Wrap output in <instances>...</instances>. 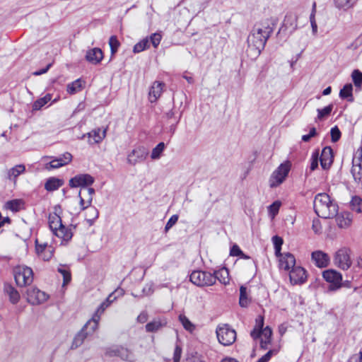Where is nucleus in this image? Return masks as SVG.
Listing matches in <instances>:
<instances>
[{
  "label": "nucleus",
  "mask_w": 362,
  "mask_h": 362,
  "mask_svg": "<svg viewBox=\"0 0 362 362\" xmlns=\"http://www.w3.org/2000/svg\"><path fill=\"white\" fill-rule=\"evenodd\" d=\"M272 243L274 244V250H275V255L276 257H279L281 255V246L283 245L284 240L282 238L278 235H274L272 237Z\"/></svg>",
  "instance_id": "39"
},
{
  "label": "nucleus",
  "mask_w": 362,
  "mask_h": 362,
  "mask_svg": "<svg viewBox=\"0 0 362 362\" xmlns=\"http://www.w3.org/2000/svg\"><path fill=\"white\" fill-rule=\"evenodd\" d=\"M4 292L8 296L11 303L16 304L20 299V294L18 291L9 284H5L4 287Z\"/></svg>",
  "instance_id": "26"
},
{
  "label": "nucleus",
  "mask_w": 362,
  "mask_h": 362,
  "mask_svg": "<svg viewBox=\"0 0 362 362\" xmlns=\"http://www.w3.org/2000/svg\"><path fill=\"white\" fill-rule=\"evenodd\" d=\"M107 129L96 128L86 134H83L82 139L86 135L88 137V143L90 144H95L100 143L106 136Z\"/></svg>",
  "instance_id": "21"
},
{
  "label": "nucleus",
  "mask_w": 362,
  "mask_h": 362,
  "mask_svg": "<svg viewBox=\"0 0 362 362\" xmlns=\"http://www.w3.org/2000/svg\"><path fill=\"white\" fill-rule=\"evenodd\" d=\"M21 201L18 199H13L8 201L6 204V206L8 209L13 211H18L20 209Z\"/></svg>",
  "instance_id": "49"
},
{
  "label": "nucleus",
  "mask_w": 362,
  "mask_h": 362,
  "mask_svg": "<svg viewBox=\"0 0 362 362\" xmlns=\"http://www.w3.org/2000/svg\"><path fill=\"white\" fill-rule=\"evenodd\" d=\"M281 206V202L279 201H276L273 202L269 207V212L273 216H276L279 211V208Z\"/></svg>",
  "instance_id": "55"
},
{
  "label": "nucleus",
  "mask_w": 362,
  "mask_h": 362,
  "mask_svg": "<svg viewBox=\"0 0 362 362\" xmlns=\"http://www.w3.org/2000/svg\"><path fill=\"white\" fill-rule=\"evenodd\" d=\"M59 273L63 276V286L69 284L71 280V275L69 270L62 268V266L57 269Z\"/></svg>",
  "instance_id": "47"
},
{
  "label": "nucleus",
  "mask_w": 362,
  "mask_h": 362,
  "mask_svg": "<svg viewBox=\"0 0 362 362\" xmlns=\"http://www.w3.org/2000/svg\"><path fill=\"white\" fill-rule=\"evenodd\" d=\"M165 144L160 142L155 148H153L151 157L152 159H158L165 149Z\"/></svg>",
  "instance_id": "42"
},
{
  "label": "nucleus",
  "mask_w": 362,
  "mask_h": 362,
  "mask_svg": "<svg viewBox=\"0 0 362 362\" xmlns=\"http://www.w3.org/2000/svg\"><path fill=\"white\" fill-rule=\"evenodd\" d=\"M76 226L73 224L69 225L68 227L63 224L53 234L62 239V244L66 245L71 240L74 235L73 230L76 229Z\"/></svg>",
  "instance_id": "15"
},
{
  "label": "nucleus",
  "mask_w": 362,
  "mask_h": 362,
  "mask_svg": "<svg viewBox=\"0 0 362 362\" xmlns=\"http://www.w3.org/2000/svg\"><path fill=\"white\" fill-rule=\"evenodd\" d=\"M106 355L110 357L118 356L121 359L128 361H132L134 359L132 353L128 349L119 346L108 349L106 351Z\"/></svg>",
  "instance_id": "13"
},
{
  "label": "nucleus",
  "mask_w": 362,
  "mask_h": 362,
  "mask_svg": "<svg viewBox=\"0 0 362 362\" xmlns=\"http://www.w3.org/2000/svg\"><path fill=\"white\" fill-rule=\"evenodd\" d=\"M275 350H269L266 354L260 358L257 362H268L272 358V355L276 353Z\"/></svg>",
  "instance_id": "59"
},
{
  "label": "nucleus",
  "mask_w": 362,
  "mask_h": 362,
  "mask_svg": "<svg viewBox=\"0 0 362 362\" xmlns=\"http://www.w3.org/2000/svg\"><path fill=\"white\" fill-rule=\"evenodd\" d=\"M351 78L354 86L356 88H361L362 84V72L358 69L354 70L351 74Z\"/></svg>",
  "instance_id": "43"
},
{
  "label": "nucleus",
  "mask_w": 362,
  "mask_h": 362,
  "mask_svg": "<svg viewBox=\"0 0 362 362\" xmlns=\"http://www.w3.org/2000/svg\"><path fill=\"white\" fill-rule=\"evenodd\" d=\"M334 217H336V221L339 228H345L349 226L351 223V220L348 218V217H345L343 214H337Z\"/></svg>",
  "instance_id": "46"
},
{
  "label": "nucleus",
  "mask_w": 362,
  "mask_h": 362,
  "mask_svg": "<svg viewBox=\"0 0 362 362\" xmlns=\"http://www.w3.org/2000/svg\"><path fill=\"white\" fill-rule=\"evenodd\" d=\"M13 275L16 284L21 287L28 286L33 281V272L28 267H16L13 269Z\"/></svg>",
  "instance_id": "4"
},
{
  "label": "nucleus",
  "mask_w": 362,
  "mask_h": 362,
  "mask_svg": "<svg viewBox=\"0 0 362 362\" xmlns=\"http://www.w3.org/2000/svg\"><path fill=\"white\" fill-rule=\"evenodd\" d=\"M168 324L167 319L165 317H156L152 321L148 322L146 326V331L147 332H156L165 327Z\"/></svg>",
  "instance_id": "22"
},
{
  "label": "nucleus",
  "mask_w": 362,
  "mask_h": 362,
  "mask_svg": "<svg viewBox=\"0 0 362 362\" xmlns=\"http://www.w3.org/2000/svg\"><path fill=\"white\" fill-rule=\"evenodd\" d=\"M315 13H316V3L314 2L312 6V11L310 16V22L312 27V32L313 35H316L317 33V25L315 21Z\"/></svg>",
  "instance_id": "38"
},
{
  "label": "nucleus",
  "mask_w": 362,
  "mask_h": 362,
  "mask_svg": "<svg viewBox=\"0 0 362 362\" xmlns=\"http://www.w3.org/2000/svg\"><path fill=\"white\" fill-rule=\"evenodd\" d=\"M124 294V289L121 288H117L115 289L112 293H110L107 297V301L113 302L118 297L122 296Z\"/></svg>",
  "instance_id": "50"
},
{
  "label": "nucleus",
  "mask_w": 362,
  "mask_h": 362,
  "mask_svg": "<svg viewBox=\"0 0 362 362\" xmlns=\"http://www.w3.org/2000/svg\"><path fill=\"white\" fill-rule=\"evenodd\" d=\"M165 86V83L160 81L153 82L149 90V100L151 103L156 102L158 98L160 96L163 88Z\"/></svg>",
  "instance_id": "24"
},
{
  "label": "nucleus",
  "mask_w": 362,
  "mask_h": 362,
  "mask_svg": "<svg viewBox=\"0 0 362 362\" xmlns=\"http://www.w3.org/2000/svg\"><path fill=\"white\" fill-rule=\"evenodd\" d=\"M318 133L316 130V128L313 127L310 129L309 133L308 134H305L302 136V141L304 142H308L310 139L316 136H317Z\"/></svg>",
  "instance_id": "53"
},
{
  "label": "nucleus",
  "mask_w": 362,
  "mask_h": 362,
  "mask_svg": "<svg viewBox=\"0 0 362 362\" xmlns=\"http://www.w3.org/2000/svg\"><path fill=\"white\" fill-rule=\"evenodd\" d=\"M81 83L77 79L67 86V91L71 94H74L81 89Z\"/></svg>",
  "instance_id": "48"
},
{
  "label": "nucleus",
  "mask_w": 362,
  "mask_h": 362,
  "mask_svg": "<svg viewBox=\"0 0 362 362\" xmlns=\"http://www.w3.org/2000/svg\"><path fill=\"white\" fill-rule=\"evenodd\" d=\"M348 362H362V351H360L358 354L352 355Z\"/></svg>",
  "instance_id": "61"
},
{
  "label": "nucleus",
  "mask_w": 362,
  "mask_h": 362,
  "mask_svg": "<svg viewBox=\"0 0 362 362\" xmlns=\"http://www.w3.org/2000/svg\"><path fill=\"white\" fill-rule=\"evenodd\" d=\"M313 208L316 214L322 218H334L339 209L337 204L326 193H319L315 197Z\"/></svg>",
  "instance_id": "2"
},
{
  "label": "nucleus",
  "mask_w": 362,
  "mask_h": 362,
  "mask_svg": "<svg viewBox=\"0 0 362 362\" xmlns=\"http://www.w3.org/2000/svg\"><path fill=\"white\" fill-rule=\"evenodd\" d=\"M352 166H362V146L356 150L352 159Z\"/></svg>",
  "instance_id": "41"
},
{
  "label": "nucleus",
  "mask_w": 362,
  "mask_h": 362,
  "mask_svg": "<svg viewBox=\"0 0 362 362\" xmlns=\"http://www.w3.org/2000/svg\"><path fill=\"white\" fill-rule=\"evenodd\" d=\"M297 28V17L293 15L286 16L283 26L280 29L281 30H288L290 33H292Z\"/></svg>",
  "instance_id": "25"
},
{
  "label": "nucleus",
  "mask_w": 362,
  "mask_h": 362,
  "mask_svg": "<svg viewBox=\"0 0 362 362\" xmlns=\"http://www.w3.org/2000/svg\"><path fill=\"white\" fill-rule=\"evenodd\" d=\"M216 333L219 343L223 346H230L236 339V332L227 324L218 326Z\"/></svg>",
  "instance_id": "5"
},
{
  "label": "nucleus",
  "mask_w": 362,
  "mask_h": 362,
  "mask_svg": "<svg viewBox=\"0 0 362 362\" xmlns=\"http://www.w3.org/2000/svg\"><path fill=\"white\" fill-rule=\"evenodd\" d=\"M52 99V96L50 94H47L43 98H41L36 101L34 102L33 105V110H40L44 105H45L49 101H50Z\"/></svg>",
  "instance_id": "36"
},
{
  "label": "nucleus",
  "mask_w": 362,
  "mask_h": 362,
  "mask_svg": "<svg viewBox=\"0 0 362 362\" xmlns=\"http://www.w3.org/2000/svg\"><path fill=\"white\" fill-rule=\"evenodd\" d=\"M264 317L258 316L256 319V325L254 329L250 332V336L253 339L263 338L264 341L269 340L271 343L272 331L269 327H266L263 329Z\"/></svg>",
  "instance_id": "7"
},
{
  "label": "nucleus",
  "mask_w": 362,
  "mask_h": 362,
  "mask_svg": "<svg viewBox=\"0 0 362 362\" xmlns=\"http://www.w3.org/2000/svg\"><path fill=\"white\" fill-rule=\"evenodd\" d=\"M311 258L315 265L320 268L327 267L330 261L328 255L321 250L313 252L311 254Z\"/></svg>",
  "instance_id": "19"
},
{
  "label": "nucleus",
  "mask_w": 362,
  "mask_h": 362,
  "mask_svg": "<svg viewBox=\"0 0 362 362\" xmlns=\"http://www.w3.org/2000/svg\"><path fill=\"white\" fill-rule=\"evenodd\" d=\"M87 213L88 214V216L90 217V218L88 219V221H90V222H93L96 218H98V215H99L98 211L95 207L89 208Z\"/></svg>",
  "instance_id": "57"
},
{
  "label": "nucleus",
  "mask_w": 362,
  "mask_h": 362,
  "mask_svg": "<svg viewBox=\"0 0 362 362\" xmlns=\"http://www.w3.org/2000/svg\"><path fill=\"white\" fill-rule=\"evenodd\" d=\"M321 167L323 170H328L334 161L333 150L330 146H325L320 157Z\"/></svg>",
  "instance_id": "16"
},
{
  "label": "nucleus",
  "mask_w": 362,
  "mask_h": 362,
  "mask_svg": "<svg viewBox=\"0 0 362 362\" xmlns=\"http://www.w3.org/2000/svg\"><path fill=\"white\" fill-rule=\"evenodd\" d=\"M333 1L337 8L347 11L356 4L357 0H333Z\"/></svg>",
  "instance_id": "30"
},
{
  "label": "nucleus",
  "mask_w": 362,
  "mask_h": 362,
  "mask_svg": "<svg viewBox=\"0 0 362 362\" xmlns=\"http://www.w3.org/2000/svg\"><path fill=\"white\" fill-rule=\"evenodd\" d=\"M353 86L351 83H346L344 86L343 88L340 90L339 97L342 99L349 98V101H353L352 96Z\"/></svg>",
  "instance_id": "35"
},
{
  "label": "nucleus",
  "mask_w": 362,
  "mask_h": 362,
  "mask_svg": "<svg viewBox=\"0 0 362 362\" xmlns=\"http://www.w3.org/2000/svg\"><path fill=\"white\" fill-rule=\"evenodd\" d=\"M187 362H206L201 356H192L187 358Z\"/></svg>",
  "instance_id": "64"
},
{
  "label": "nucleus",
  "mask_w": 362,
  "mask_h": 362,
  "mask_svg": "<svg viewBox=\"0 0 362 362\" xmlns=\"http://www.w3.org/2000/svg\"><path fill=\"white\" fill-rule=\"evenodd\" d=\"M94 181V177L89 174H78L70 179L69 185L72 188L86 187L91 185Z\"/></svg>",
  "instance_id": "12"
},
{
  "label": "nucleus",
  "mask_w": 362,
  "mask_h": 362,
  "mask_svg": "<svg viewBox=\"0 0 362 362\" xmlns=\"http://www.w3.org/2000/svg\"><path fill=\"white\" fill-rule=\"evenodd\" d=\"M318 161H319V151H318V150H316L312 153V156H311V163H310V168L312 171H313L317 168Z\"/></svg>",
  "instance_id": "51"
},
{
  "label": "nucleus",
  "mask_w": 362,
  "mask_h": 362,
  "mask_svg": "<svg viewBox=\"0 0 362 362\" xmlns=\"http://www.w3.org/2000/svg\"><path fill=\"white\" fill-rule=\"evenodd\" d=\"M230 255L231 256H240L243 255V251L240 250L238 245H234L230 248Z\"/></svg>",
  "instance_id": "58"
},
{
  "label": "nucleus",
  "mask_w": 362,
  "mask_h": 362,
  "mask_svg": "<svg viewBox=\"0 0 362 362\" xmlns=\"http://www.w3.org/2000/svg\"><path fill=\"white\" fill-rule=\"evenodd\" d=\"M63 183L64 182L61 179L50 177L46 181L45 188L49 192H52L58 189L61 186H62Z\"/></svg>",
  "instance_id": "28"
},
{
  "label": "nucleus",
  "mask_w": 362,
  "mask_h": 362,
  "mask_svg": "<svg viewBox=\"0 0 362 362\" xmlns=\"http://www.w3.org/2000/svg\"><path fill=\"white\" fill-rule=\"evenodd\" d=\"M25 170L24 165H17L11 168L8 172V178L9 180L16 179L18 175L23 173Z\"/></svg>",
  "instance_id": "32"
},
{
  "label": "nucleus",
  "mask_w": 362,
  "mask_h": 362,
  "mask_svg": "<svg viewBox=\"0 0 362 362\" xmlns=\"http://www.w3.org/2000/svg\"><path fill=\"white\" fill-rule=\"evenodd\" d=\"M333 104H329V105L325 107L322 109H317V116L315 118V122H317V120H322L325 117H328L331 114L333 110Z\"/></svg>",
  "instance_id": "34"
},
{
  "label": "nucleus",
  "mask_w": 362,
  "mask_h": 362,
  "mask_svg": "<svg viewBox=\"0 0 362 362\" xmlns=\"http://www.w3.org/2000/svg\"><path fill=\"white\" fill-rule=\"evenodd\" d=\"M72 160V155L66 152L59 156L54 158L49 163L45 165V169L50 170L52 169H57L64 165L69 164Z\"/></svg>",
  "instance_id": "14"
},
{
  "label": "nucleus",
  "mask_w": 362,
  "mask_h": 362,
  "mask_svg": "<svg viewBox=\"0 0 362 362\" xmlns=\"http://www.w3.org/2000/svg\"><path fill=\"white\" fill-rule=\"evenodd\" d=\"M112 302L107 301V298L105 302H103L100 306L98 308L97 310L93 315L92 318L89 320H93L95 319V321H96L97 327L98 326V322L100 319V315L103 313L105 310L110 305Z\"/></svg>",
  "instance_id": "31"
},
{
  "label": "nucleus",
  "mask_w": 362,
  "mask_h": 362,
  "mask_svg": "<svg viewBox=\"0 0 362 362\" xmlns=\"http://www.w3.org/2000/svg\"><path fill=\"white\" fill-rule=\"evenodd\" d=\"M148 320V314L146 312H142L137 317V321L140 323H144Z\"/></svg>",
  "instance_id": "63"
},
{
  "label": "nucleus",
  "mask_w": 362,
  "mask_h": 362,
  "mask_svg": "<svg viewBox=\"0 0 362 362\" xmlns=\"http://www.w3.org/2000/svg\"><path fill=\"white\" fill-rule=\"evenodd\" d=\"M324 279L330 284L329 291H337L341 287L342 275L334 269H327L322 272Z\"/></svg>",
  "instance_id": "9"
},
{
  "label": "nucleus",
  "mask_w": 362,
  "mask_h": 362,
  "mask_svg": "<svg viewBox=\"0 0 362 362\" xmlns=\"http://www.w3.org/2000/svg\"><path fill=\"white\" fill-rule=\"evenodd\" d=\"M182 354V349L179 346H176L174 351L173 360L174 362H179Z\"/></svg>",
  "instance_id": "62"
},
{
  "label": "nucleus",
  "mask_w": 362,
  "mask_h": 362,
  "mask_svg": "<svg viewBox=\"0 0 362 362\" xmlns=\"http://www.w3.org/2000/svg\"><path fill=\"white\" fill-rule=\"evenodd\" d=\"M351 209L357 213H362V199L360 197L354 196L351 201Z\"/></svg>",
  "instance_id": "37"
},
{
  "label": "nucleus",
  "mask_w": 362,
  "mask_h": 362,
  "mask_svg": "<svg viewBox=\"0 0 362 362\" xmlns=\"http://www.w3.org/2000/svg\"><path fill=\"white\" fill-rule=\"evenodd\" d=\"M149 47V40L148 38H144L138 43H136L133 48L134 53H139Z\"/></svg>",
  "instance_id": "40"
},
{
  "label": "nucleus",
  "mask_w": 362,
  "mask_h": 362,
  "mask_svg": "<svg viewBox=\"0 0 362 362\" xmlns=\"http://www.w3.org/2000/svg\"><path fill=\"white\" fill-rule=\"evenodd\" d=\"M278 257H279V268L281 269L288 271L295 267L296 259L291 253H281Z\"/></svg>",
  "instance_id": "20"
},
{
  "label": "nucleus",
  "mask_w": 362,
  "mask_h": 362,
  "mask_svg": "<svg viewBox=\"0 0 362 362\" xmlns=\"http://www.w3.org/2000/svg\"><path fill=\"white\" fill-rule=\"evenodd\" d=\"M190 281L199 287L209 286L216 284L217 277L210 272L194 270L189 276Z\"/></svg>",
  "instance_id": "3"
},
{
  "label": "nucleus",
  "mask_w": 362,
  "mask_h": 362,
  "mask_svg": "<svg viewBox=\"0 0 362 362\" xmlns=\"http://www.w3.org/2000/svg\"><path fill=\"white\" fill-rule=\"evenodd\" d=\"M148 154V150L144 146H139L133 149L127 156V162L129 164L134 165L138 163L146 160Z\"/></svg>",
  "instance_id": "10"
},
{
  "label": "nucleus",
  "mask_w": 362,
  "mask_h": 362,
  "mask_svg": "<svg viewBox=\"0 0 362 362\" xmlns=\"http://www.w3.org/2000/svg\"><path fill=\"white\" fill-rule=\"evenodd\" d=\"M97 328V323L95 319L93 320H88L75 336L71 344V349H76L80 346L85 339L88 336L93 334Z\"/></svg>",
  "instance_id": "6"
},
{
  "label": "nucleus",
  "mask_w": 362,
  "mask_h": 362,
  "mask_svg": "<svg viewBox=\"0 0 362 362\" xmlns=\"http://www.w3.org/2000/svg\"><path fill=\"white\" fill-rule=\"evenodd\" d=\"M49 226L52 233L62 226V221L61 217L56 213L51 214L49 216Z\"/></svg>",
  "instance_id": "27"
},
{
  "label": "nucleus",
  "mask_w": 362,
  "mask_h": 362,
  "mask_svg": "<svg viewBox=\"0 0 362 362\" xmlns=\"http://www.w3.org/2000/svg\"><path fill=\"white\" fill-rule=\"evenodd\" d=\"M103 58V53L100 48H93L87 51L86 59L93 64H99Z\"/></svg>",
  "instance_id": "23"
},
{
  "label": "nucleus",
  "mask_w": 362,
  "mask_h": 362,
  "mask_svg": "<svg viewBox=\"0 0 362 362\" xmlns=\"http://www.w3.org/2000/svg\"><path fill=\"white\" fill-rule=\"evenodd\" d=\"M275 24L269 20L255 25L247 37L248 47L259 56L264 49L267 40L273 33Z\"/></svg>",
  "instance_id": "1"
},
{
  "label": "nucleus",
  "mask_w": 362,
  "mask_h": 362,
  "mask_svg": "<svg viewBox=\"0 0 362 362\" xmlns=\"http://www.w3.org/2000/svg\"><path fill=\"white\" fill-rule=\"evenodd\" d=\"M109 45L110 47L111 54L114 55L120 46V42L117 40V37L115 35H112L109 39Z\"/></svg>",
  "instance_id": "45"
},
{
  "label": "nucleus",
  "mask_w": 362,
  "mask_h": 362,
  "mask_svg": "<svg viewBox=\"0 0 362 362\" xmlns=\"http://www.w3.org/2000/svg\"><path fill=\"white\" fill-rule=\"evenodd\" d=\"M334 264L343 270L349 269L352 264L350 258V250L342 247L337 250L334 257Z\"/></svg>",
  "instance_id": "8"
},
{
  "label": "nucleus",
  "mask_w": 362,
  "mask_h": 362,
  "mask_svg": "<svg viewBox=\"0 0 362 362\" xmlns=\"http://www.w3.org/2000/svg\"><path fill=\"white\" fill-rule=\"evenodd\" d=\"M179 320L186 330L189 332H192L194 330V325L185 315L180 314L179 315Z\"/></svg>",
  "instance_id": "44"
},
{
  "label": "nucleus",
  "mask_w": 362,
  "mask_h": 362,
  "mask_svg": "<svg viewBox=\"0 0 362 362\" xmlns=\"http://www.w3.org/2000/svg\"><path fill=\"white\" fill-rule=\"evenodd\" d=\"M351 173L354 182L362 189V166H351Z\"/></svg>",
  "instance_id": "29"
},
{
  "label": "nucleus",
  "mask_w": 362,
  "mask_h": 362,
  "mask_svg": "<svg viewBox=\"0 0 362 362\" xmlns=\"http://www.w3.org/2000/svg\"><path fill=\"white\" fill-rule=\"evenodd\" d=\"M213 274L217 277V280H218L221 284L226 285L229 283V274L227 269L223 268L219 271L214 272Z\"/></svg>",
  "instance_id": "33"
},
{
  "label": "nucleus",
  "mask_w": 362,
  "mask_h": 362,
  "mask_svg": "<svg viewBox=\"0 0 362 362\" xmlns=\"http://www.w3.org/2000/svg\"><path fill=\"white\" fill-rule=\"evenodd\" d=\"M289 278L292 284H303L307 279L306 272L301 267H295L290 271Z\"/></svg>",
  "instance_id": "18"
},
{
  "label": "nucleus",
  "mask_w": 362,
  "mask_h": 362,
  "mask_svg": "<svg viewBox=\"0 0 362 362\" xmlns=\"http://www.w3.org/2000/svg\"><path fill=\"white\" fill-rule=\"evenodd\" d=\"M161 38V35L158 33H155L151 35L150 40L155 48H156L160 44Z\"/></svg>",
  "instance_id": "56"
},
{
  "label": "nucleus",
  "mask_w": 362,
  "mask_h": 362,
  "mask_svg": "<svg viewBox=\"0 0 362 362\" xmlns=\"http://www.w3.org/2000/svg\"><path fill=\"white\" fill-rule=\"evenodd\" d=\"M332 141L335 143L338 141L341 136V132L337 126L332 127L330 130Z\"/></svg>",
  "instance_id": "52"
},
{
  "label": "nucleus",
  "mask_w": 362,
  "mask_h": 362,
  "mask_svg": "<svg viewBox=\"0 0 362 362\" xmlns=\"http://www.w3.org/2000/svg\"><path fill=\"white\" fill-rule=\"evenodd\" d=\"M312 228L316 233L321 230L322 226L319 219L315 218L313 221Z\"/></svg>",
  "instance_id": "60"
},
{
  "label": "nucleus",
  "mask_w": 362,
  "mask_h": 362,
  "mask_svg": "<svg viewBox=\"0 0 362 362\" xmlns=\"http://www.w3.org/2000/svg\"><path fill=\"white\" fill-rule=\"evenodd\" d=\"M178 218L177 214H174L169 218L165 226V233H167L177 222Z\"/></svg>",
  "instance_id": "54"
},
{
  "label": "nucleus",
  "mask_w": 362,
  "mask_h": 362,
  "mask_svg": "<svg viewBox=\"0 0 362 362\" xmlns=\"http://www.w3.org/2000/svg\"><path fill=\"white\" fill-rule=\"evenodd\" d=\"M289 170L290 165L288 163H281L272 174V177L276 180V183H271V187H274L282 183L287 177Z\"/></svg>",
  "instance_id": "17"
},
{
  "label": "nucleus",
  "mask_w": 362,
  "mask_h": 362,
  "mask_svg": "<svg viewBox=\"0 0 362 362\" xmlns=\"http://www.w3.org/2000/svg\"><path fill=\"white\" fill-rule=\"evenodd\" d=\"M48 296L37 288H31L27 291V300L32 305H39L45 302Z\"/></svg>",
  "instance_id": "11"
}]
</instances>
